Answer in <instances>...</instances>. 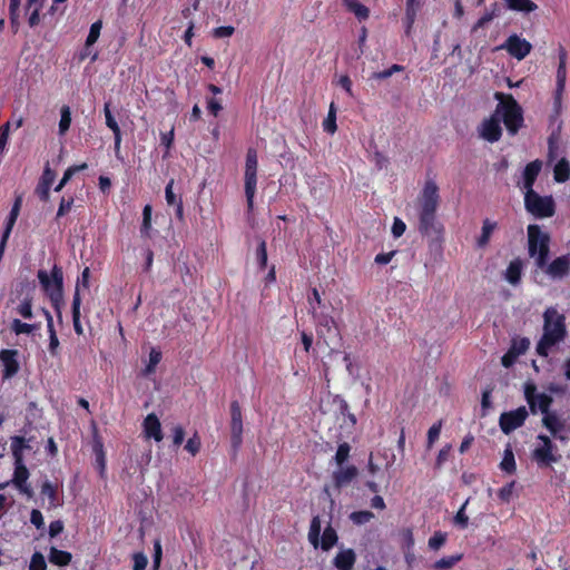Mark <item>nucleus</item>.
I'll return each instance as SVG.
<instances>
[{
    "mask_svg": "<svg viewBox=\"0 0 570 570\" xmlns=\"http://www.w3.org/2000/svg\"><path fill=\"white\" fill-rule=\"evenodd\" d=\"M530 346V341L527 337L512 340L510 350L518 356L524 354Z\"/></svg>",
    "mask_w": 570,
    "mask_h": 570,
    "instance_id": "obj_53",
    "label": "nucleus"
},
{
    "mask_svg": "<svg viewBox=\"0 0 570 570\" xmlns=\"http://www.w3.org/2000/svg\"><path fill=\"white\" fill-rule=\"evenodd\" d=\"M542 169V161L535 159L529 163L522 174L521 178H537Z\"/></svg>",
    "mask_w": 570,
    "mask_h": 570,
    "instance_id": "obj_50",
    "label": "nucleus"
},
{
    "mask_svg": "<svg viewBox=\"0 0 570 570\" xmlns=\"http://www.w3.org/2000/svg\"><path fill=\"white\" fill-rule=\"evenodd\" d=\"M528 253L534 258L535 266L546 265L550 254V235L542 232L539 225L531 224L527 228Z\"/></svg>",
    "mask_w": 570,
    "mask_h": 570,
    "instance_id": "obj_6",
    "label": "nucleus"
},
{
    "mask_svg": "<svg viewBox=\"0 0 570 570\" xmlns=\"http://www.w3.org/2000/svg\"><path fill=\"white\" fill-rule=\"evenodd\" d=\"M30 446L27 444V440L23 436H13L11 438V452L14 462L24 461L23 460V450L29 449Z\"/></svg>",
    "mask_w": 570,
    "mask_h": 570,
    "instance_id": "obj_34",
    "label": "nucleus"
},
{
    "mask_svg": "<svg viewBox=\"0 0 570 570\" xmlns=\"http://www.w3.org/2000/svg\"><path fill=\"white\" fill-rule=\"evenodd\" d=\"M351 445L347 442H343L338 445L334 460L338 466H342L350 458Z\"/></svg>",
    "mask_w": 570,
    "mask_h": 570,
    "instance_id": "obj_49",
    "label": "nucleus"
},
{
    "mask_svg": "<svg viewBox=\"0 0 570 570\" xmlns=\"http://www.w3.org/2000/svg\"><path fill=\"white\" fill-rule=\"evenodd\" d=\"M161 357H163V354L159 350H157L155 347H153L150 350L148 363H147L146 367L144 368L145 376H148V375L155 373L157 365L161 361Z\"/></svg>",
    "mask_w": 570,
    "mask_h": 570,
    "instance_id": "obj_41",
    "label": "nucleus"
},
{
    "mask_svg": "<svg viewBox=\"0 0 570 570\" xmlns=\"http://www.w3.org/2000/svg\"><path fill=\"white\" fill-rule=\"evenodd\" d=\"M80 306H81V297L78 295V293H75L73 298H72L71 313H72L73 330L78 335H81L83 333V330H82V326L80 323Z\"/></svg>",
    "mask_w": 570,
    "mask_h": 570,
    "instance_id": "obj_36",
    "label": "nucleus"
},
{
    "mask_svg": "<svg viewBox=\"0 0 570 570\" xmlns=\"http://www.w3.org/2000/svg\"><path fill=\"white\" fill-rule=\"evenodd\" d=\"M494 98L498 100L494 115L500 117L510 136L517 135L524 121L521 106L510 94L497 91Z\"/></svg>",
    "mask_w": 570,
    "mask_h": 570,
    "instance_id": "obj_3",
    "label": "nucleus"
},
{
    "mask_svg": "<svg viewBox=\"0 0 570 570\" xmlns=\"http://www.w3.org/2000/svg\"><path fill=\"white\" fill-rule=\"evenodd\" d=\"M500 48L504 49L511 57L522 60L531 52L532 45L527 39L513 33L507 38Z\"/></svg>",
    "mask_w": 570,
    "mask_h": 570,
    "instance_id": "obj_10",
    "label": "nucleus"
},
{
    "mask_svg": "<svg viewBox=\"0 0 570 570\" xmlns=\"http://www.w3.org/2000/svg\"><path fill=\"white\" fill-rule=\"evenodd\" d=\"M256 259L261 271L267 267V245L264 239H259L256 248Z\"/></svg>",
    "mask_w": 570,
    "mask_h": 570,
    "instance_id": "obj_47",
    "label": "nucleus"
},
{
    "mask_svg": "<svg viewBox=\"0 0 570 570\" xmlns=\"http://www.w3.org/2000/svg\"><path fill=\"white\" fill-rule=\"evenodd\" d=\"M256 183L257 180H245V194L247 199L248 212H252L254 208V195L256 191Z\"/></svg>",
    "mask_w": 570,
    "mask_h": 570,
    "instance_id": "obj_56",
    "label": "nucleus"
},
{
    "mask_svg": "<svg viewBox=\"0 0 570 570\" xmlns=\"http://www.w3.org/2000/svg\"><path fill=\"white\" fill-rule=\"evenodd\" d=\"M343 3L360 21L366 20L370 17L368 8L361 2L356 0H343Z\"/></svg>",
    "mask_w": 570,
    "mask_h": 570,
    "instance_id": "obj_33",
    "label": "nucleus"
},
{
    "mask_svg": "<svg viewBox=\"0 0 570 570\" xmlns=\"http://www.w3.org/2000/svg\"><path fill=\"white\" fill-rule=\"evenodd\" d=\"M20 4L21 0H9V20L14 33H17L20 28Z\"/></svg>",
    "mask_w": 570,
    "mask_h": 570,
    "instance_id": "obj_35",
    "label": "nucleus"
},
{
    "mask_svg": "<svg viewBox=\"0 0 570 570\" xmlns=\"http://www.w3.org/2000/svg\"><path fill=\"white\" fill-rule=\"evenodd\" d=\"M101 28H102L101 20H98L90 26L89 33L86 39V47H91L92 45H95L97 42V40L100 36Z\"/></svg>",
    "mask_w": 570,
    "mask_h": 570,
    "instance_id": "obj_51",
    "label": "nucleus"
},
{
    "mask_svg": "<svg viewBox=\"0 0 570 570\" xmlns=\"http://www.w3.org/2000/svg\"><path fill=\"white\" fill-rule=\"evenodd\" d=\"M417 10L419 9L405 8L404 24L406 35L411 33L412 27L416 19Z\"/></svg>",
    "mask_w": 570,
    "mask_h": 570,
    "instance_id": "obj_61",
    "label": "nucleus"
},
{
    "mask_svg": "<svg viewBox=\"0 0 570 570\" xmlns=\"http://www.w3.org/2000/svg\"><path fill=\"white\" fill-rule=\"evenodd\" d=\"M173 185H174V180H169L168 185L165 188L166 200H167L168 205L175 206L176 217L179 220H183V218H184L183 203H181V199L180 198L177 199L176 195L174 194Z\"/></svg>",
    "mask_w": 570,
    "mask_h": 570,
    "instance_id": "obj_29",
    "label": "nucleus"
},
{
    "mask_svg": "<svg viewBox=\"0 0 570 570\" xmlns=\"http://www.w3.org/2000/svg\"><path fill=\"white\" fill-rule=\"evenodd\" d=\"M500 469L508 474H513L517 471L514 454L510 445H508L504 450L503 459L500 463Z\"/></svg>",
    "mask_w": 570,
    "mask_h": 570,
    "instance_id": "obj_38",
    "label": "nucleus"
},
{
    "mask_svg": "<svg viewBox=\"0 0 570 570\" xmlns=\"http://www.w3.org/2000/svg\"><path fill=\"white\" fill-rule=\"evenodd\" d=\"M528 416L529 413L525 406H519L515 410L501 413L499 417V426L504 434L509 435L517 429L521 428L525 423Z\"/></svg>",
    "mask_w": 570,
    "mask_h": 570,
    "instance_id": "obj_8",
    "label": "nucleus"
},
{
    "mask_svg": "<svg viewBox=\"0 0 570 570\" xmlns=\"http://www.w3.org/2000/svg\"><path fill=\"white\" fill-rule=\"evenodd\" d=\"M321 534V519L318 515L313 517L308 531V540L316 548Z\"/></svg>",
    "mask_w": 570,
    "mask_h": 570,
    "instance_id": "obj_44",
    "label": "nucleus"
},
{
    "mask_svg": "<svg viewBox=\"0 0 570 570\" xmlns=\"http://www.w3.org/2000/svg\"><path fill=\"white\" fill-rule=\"evenodd\" d=\"M538 439L542 442V445L534 449L532 456L540 465H549L558 461V458L553 454L556 445L551 439L546 434H539Z\"/></svg>",
    "mask_w": 570,
    "mask_h": 570,
    "instance_id": "obj_14",
    "label": "nucleus"
},
{
    "mask_svg": "<svg viewBox=\"0 0 570 570\" xmlns=\"http://www.w3.org/2000/svg\"><path fill=\"white\" fill-rule=\"evenodd\" d=\"M567 335L566 317L557 308L548 307L543 313V334L535 351L538 355L548 357L550 350L564 340Z\"/></svg>",
    "mask_w": 570,
    "mask_h": 570,
    "instance_id": "obj_2",
    "label": "nucleus"
},
{
    "mask_svg": "<svg viewBox=\"0 0 570 570\" xmlns=\"http://www.w3.org/2000/svg\"><path fill=\"white\" fill-rule=\"evenodd\" d=\"M313 318L316 323V333L318 337L324 335V328H327V333L336 332V323L335 320L327 314L313 312Z\"/></svg>",
    "mask_w": 570,
    "mask_h": 570,
    "instance_id": "obj_21",
    "label": "nucleus"
},
{
    "mask_svg": "<svg viewBox=\"0 0 570 570\" xmlns=\"http://www.w3.org/2000/svg\"><path fill=\"white\" fill-rule=\"evenodd\" d=\"M495 228H497L495 222H491L489 218L483 220L481 235L476 239V246L479 248H484L489 244L491 235Z\"/></svg>",
    "mask_w": 570,
    "mask_h": 570,
    "instance_id": "obj_31",
    "label": "nucleus"
},
{
    "mask_svg": "<svg viewBox=\"0 0 570 570\" xmlns=\"http://www.w3.org/2000/svg\"><path fill=\"white\" fill-rule=\"evenodd\" d=\"M514 485H515V481H511L509 483H507L505 485H503L501 489H499L498 491V498L502 501V502H510L511 498H512V494H513V489H514Z\"/></svg>",
    "mask_w": 570,
    "mask_h": 570,
    "instance_id": "obj_58",
    "label": "nucleus"
},
{
    "mask_svg": "<svg viewBox=\"0 0 570 570\" xmlns=\"http://www.w3.org/2000/svg\"><path fill=\"white\" fill-rule=\"evenodd\" d=\"M553 178H570V163L566 158H561L554 165Z\"/></svg>",
    "mask_w": 570,
    "mask_h": 570,
    "instance_id": "obj_46",
    "label": "nucleus"
},
{
    "mask_svg": "<svg viewBox=\"0 0 570 570\" xmlns=\"http://www.w3.org/2000/svg\"><path fill=\"white\" fill-rule=\"evenodd\" d=\"M55 180H40L36 191L41 200H47L49 198V191L52 187Z\"/></svg>",
    "mask_w": 570,
    "mask_h": 570,
    "instance_id": "obj_63",
    "label": "nucleus"
},
{
    "mask_svg": "<svg viewBox=\"0 0 570 570\" xmlns=\"http://www.w3.org/2000/svg\"><path fill=\"white\" fill-rule=\"evenodd\" d=\"M20 353L16 348H2L0 350V362L2 368V380H10L16 376L20 371L19 362Z\"/></svg>",
    "mask_w": 570,
    "mask_h": 570,
    "instance_id": "obj_12",
    "label": "nucleus"
},
{
    "mask_svg": "<svg viewBox=\"0 0 570 570\" xmlns=\"http://www.w3.org/2000/svg\"><path fill=\"white\" fill-rule=\"evenodd\" d=\"M202 448L200 438L197 433H195L191 438H189L185 444V449L191 454L196 455Z\"/></svg>",
    "mask_w": 570,
    "mask_h": 570,
    "instance_id": "obj_60",
    "label": "nucleus"
},
{
    "mask_svg": "<svg viewBox=\"0 0 570 570\" xmlns=\"http://www.w3.org/2000/svg\"><path fill=\"white\" fill-rule=\"evenodd\" d=\"M48 560L51 564L57 567H67L72 560V554L68 551L60 550L56 547H51L48 553Z\"/></svg>",
    "mask_w": 570,
    "mask_h": 570,
    "instance_id": "obj_26",
    "label": "nucleus"
},
{
    "mask_svg": "<svg viewBox=\"0 0 570 570\" xmlns=\"http://www.w3.org/2000/svg\"><path fill=\"white\" fill-rule=\"evenodd\" d=\"M41 327V323H26L19 318H13L10 323V331L17 336L21 334L30 335L39 331Z\"/></svg>",
    "mask_w": 570,
    "mask_h": 570,
    "instance_id": "obj_25",
    "label": "nucleus"
},
{
    "mask_svg": "<svg viewBox=\"0 0 570 570\" xmlns=\"http://www.w3.org/2000/svg\"><path fill=\"white\" fill-rule=\"evenodd\" d=\"M509 10L529 13L535 11L538 6L532 0H503Z\"/></svg>",
    "mask_w": 570,
    "mask_h": 570,
    "instance_id": "obj_30",
    "label": "nucleus"
},
{
    "mask_svg": "<svg viewBox=\"0 0 570 570\" xmlns=\"http://www.w3.org/2000/svg\"><path fill=\"white\" fill-rule=\"evenodd\" d=\"M446 533L442 531H435L434 534L429 539V548L438 551L446 542Z\"/></svg>",
    "mask_w": 570,
    "mask_h": 570,
    "instance_id": "obj_54",
    "label": "nucleus"
},
{
    "mask_svg": "<svg viewBox=\"0 0 570 570\" xmlns=\"http://www.w3.org/2000/svg\"><path fill=\"white\" fill-rule=\"evenodd\" d=\"M71 125V110L70 107L63 105L60 108L59 135L65 136Z\"/></svg>",
    "mask_w": 570,
    "mask_h": 570,
    "instance_id": "obj_42",
    "label": "nucleus"
},
{
    "mask_svg": "<svg viewBox=\"0 0 570 570\" xmlns=\"http://www.w3.org/2000/svg\"><path fill=\"white\" fill-rule=\"evenodd\" d=\"M403 70H404L403 66L395 63V65H392L390 68H387L385 70L374 72L372 75V78L377 79V80H384V79H387L391 76H393L395 72H401Z\"/></svg>",
    "mask_w": 570,
    "mask_h": 570,
    "instance_id": "obj_57",
    "label": "nucleus"
},
{
    "mask_svg": "<svg viewBox=\"0 0 570 570\" xmlns=\"http://www.w3.org/2000/svg\"><path fill=\"white\" fill-rule=\"evenodd\" d=\"M142 429L147 439H154L156 442H160L164 439L160 421L155 413H150L145 417Z\"/></svg>",
    "mask_w": 570,
    "mask_h": 570,
    "instance_id": "obj_17",
    "label": "nucleus"
},
{
    "mask_svg": "<svg viewBox=\"0 0 570 570\" xmlns=\"http://www.w3.org/2000/svg\"><path fill=\"white\" fill-rule=\"evenodd\" d=\"M524 397L532 414H535L538 411L543 415L551 412L550 407L553 403V399L546 393H538L534 383H525Z\"/></svg>",
    "mask_w": 570,
    "mask_h": 570,
    "instance_id": "obj_7",
    "label": "nucleus"
},
{
    "mask_svg": "<svg viewBox=\"0 0 570 570\" xmlns=\"http://www.w3.org/2000/svg\"><path fill=\"white\" fill-rule=\"evenodd\" d=\"M552 279H562L570 274V255H562L554 258L551 263L546 259V265L537 266Z\"/></svg>",
    "mask_w": 570,
    "mask_h": 570,
    "instance_id": "obj_9",
    "label": "nucleus"
},
{
    "mask_svg": "<svg viewBox=\"0 0 570 570\" xmlns=\"http://www.w3.org/2000/svg\"><path fill=\"white\" fill-rule=\"evenodd\" d=\"M443 421L439 420L435 422L428 431V440H426V449L431 450L434 445V443L440 438V433L442 430Z\"/></svg>",
    "mask_w": 570,
    "mask_h": 570,
    "instance_id": "obj_45",
    "label": "nucleus"
},
{
    "mask_svg": "<svg viewBox=\"0 0 570 570\" xmlns=\"http://www.w3.org/2000/svg\"><path fill=\"white\" fill-rule=\"evenodd\" d=\"M14 313L24 320L33 318V297L26 295L13 308Z\"/></svg>",
    "mask_w": 570,
    "mask_h": 570,
    "instance_id": "obj_27",
    "label": "nucleus"
},
{
    "mask_svg": "<svg viewBox=\"0 0 570 570\" xmlns=\"http://www.w3.org/2000/svg\"><path fill=\"white\" fill-rule=\"evenodd\" d=\"M417 10L419 9L405 8L404 24L406 35L411 33L412 27L416 19Z\"/></svg>",
    "mask_w": 570,
    "mask_h": 570,
    "instance_id": "obj_62",
    "label": "nucleus"
},
{
    "mask_svg": "<svg viewBox=\"0 0 570 570\" xmlns=\"http://www.w3.org/2000/svg\"><path fill=\"white\" fill-rule=\"evenodd\" d=\"M337 108L334 102H331L327 117L323 121V129L328 134H334L337 129L336 125Z\"/></svg>",
    "mask_w": 570,
    "mask_h": 570,
    "instance_id": "obj_40",
    "label": "nucleus"
},
{
    "mask_svg": "<svg viewBox=\"0 0 570 570\" xmlns=\"http://www.w3.org/2000/svg\"><path fill=\"white\" fill-rule=\"evenodd\" d=\"M542 424L553 438L564 440L563 436H559V433L564 430L566 425L556 412L546 413V415L542 417Z\"/></svg>",
    "mask_w": 570,
    "mask_h": 570,
    "instance_id": "obj_20",
    "label": "nucleus"
},
{
    "mask_svg": "<svg viewBox=\"0 0 570 570\" xmlns=\"http://www.w3.org/2000/svg\"><path fill=\"white\" fill-rule=\"evenodd\" d=\"M500 14V8L497 2L492 3L491 7L478 19L472 27V32H476L479 29L484 28L489 22Z\"/></svg>",
    "mask_w": 570,
    "mask_h": 570,
    "instance_id": "obj_28",
    "label": "nucleus"
},
{
    "mask_svg": "<svg viewBox=\"0 0 570 570\" xmlns=\"http://www.w3.org/2000/svg\"><path fill=\"white\" fill-rule=\"evenodd\" d=\"M14 463V471H13V478L12 483L14 487L21 492L22 494H26L28 498H31L33 495V491L28 483L29 479V470L24 464V461H18Z\"/></svg>",
    "mask_w": 570,
    "mask_h": 570,
    "instance_id": "obj_15",
    "label": "nucleus"
},
{
    "mask_svg": "<svg viewBox=\"0 0 570 570\" xmlns=\"http://www.w3.org/2000/svg\"><path fill=\"white\" fill-rule=\"evenodd\" d=\"M230 441L235 451L239 449L243 442L242 409L237 401L230 403Z\"/></svg>",
    "mask_w": 570,
    "mask_h": 570,
    "instance_id": "obj_11",
    "label": "nucleus"
},
{
    "mask_svg": "<svg viewBox=\"0 0 570 570\" xmlns=\"http://www.w3.org/2000/svg\"><path fill=\"white\" fill-rule=\"evenodd\" d=\"M558 58H559V65H558V69H557V88H556L557 96H559L563 92L564 87H566V79H567L566 66H567L568 53H567V50L562 46L559 47Z\"/></svg>",
    "mask_w": 570,
    "mask_h": 570,
    "instance_id": "obj_19",
    "label": "nucleus"
},
{
    "mask_svg": "<svg viewBox=\"0 0 570 570\" xmlns=\"http://www.w3.org/2000/svg\"><path fill=\"white\" fill-rule=\"evenodd\" d=\"M522 269L523 263L520 258L511 261L504 272V279L513 286L519 285L522 278Z\"/></svg>",
    "mask_w": 570,
    "mask_h": 570,
    "instance_id": "obj_23",
    "label": "nucleus"
},
{
    "mask_svg": "<svg viewBox=\"0 0 570 570\" xmlns=\"http://www.w3.org/2000/svg\"><path fill=\"white\" fill-rule=\"evenodd\" d=\"M104 114L106 118V126L114 132L115 149L119 150L121 144V131L118 122L116 121L110 110V102L105 104Z\"/></svg>",
    "mask_w": 570,
    "mask_h": 570,
    "instance_id": "obj_24",
    "label": "nucleus"
},
{
    "mask_svg": "<svg viewBox=\"0 0 570 570\" xmlns=\"http://www.w3.org/2000/svg\"><path fill=\"white\" fill-rule=\"evenodd\" d=\"M151 206L146 205L142 209V223L140 227V233L144 236H149V230L151 228Z\"/></svg>",
    "mask_w": 570,
    "mask_h": 570,
    "instance_id": "obj_52",
    "label": "nucleus"
},
{
    "mask_svg": "<svg viewBox=\"0 0 570 570\" xmlns=\"http://www.w3.org/2000/svg\"><path fill=\"white\" fill-rule=\"evenodd\" d=\"M358 474V470L355 465H347L345 468L340 466L337 471L332 474L334 487L340 490L343 487L348 485Z\"/></svg>",
    "mask_w": 570,
    "mask_h": 570,
    "instance_id": "obj_16",
    "label": "nucleus"
},
{
    "mask_svg": "<svg viewBox=\"0 0 570 570\" xmlns=\"http://www.w3.org/2000/svg\"><path fill=\"white\" fill-rule=\"evenodd\" d=\"M37 277L48 296L59 321L62 318L61 305L63 303V272L57 264L53 265L50 275L45 269H39Z\"/></svg>",
    "mask_w": 570,
    "mask_h": 570,
    "instance_id": "obj_4",
    "label": "nucleus"
},
{
    "mask_svg": "<svg viewBox=\"0 0 570 570\" xmlns=\"http://www.w3.org/2000/svg\"><path fill=\"white\" fill-rule=\"evenodd\" d=\"M374 518L373 512L368 510L354 511L350 514V519L354 524L362 525L370 522Z\"/></svg>",
    "mask_w": 570,
    "mask_h": 570,
    "instance_id": "obj_48",
    "label": "nucleus"
},
{
    "mask_svg": "<svg viewBox=\"0 0 570 570\" xmlns=\"http://www.w3.org/2000/svg\"><path fill=\"white\" fill-rule=\"evenodd\" d=\"M463 558L462 553H456L449 557H443L440 560L435 561L432 566L434 570H449L453 568L459 561Z\"/></svg>",
    "mask_w": 570,
    "mask_h": 570,
    "instance_id": "obj_39",
    "label": "nucleus"
},
{
    "mask_svg": "<svg viewBox=\"0 0 570 570\" xmlns=\"http://www.w3.org/2000/svg\"><path fill=\"white\" fill-rule=\"evenodd\" d=\"M356 553L353 549H342L333 559V566L337 570H353L356 562Z\"/></svg>",
    "mask_w": 570,
    "mask_h": 570,
    "instance_id": "obj_18",
    "label": "nucleus"
},
{
    "mask_svg": "<svg viewBox=\"0 0 570 570\" xmlns=\"http://www.w3.org/2000/svg\"><path fill=\"white\" fill-rule=\"evenodd\" d=\"M439 205V187L434 180H426L415 200L416 227L417 232L426 238L429 250L435 258L442 257L445 233L444 225L438 217Z\"/></svg>",
    "mask_w": 570,
    "mask_h": 570,
    "instance_id": "obj_1",
    "label": "nucleus"
},
{
    "mask_svg": "<svg viewBox=\"0 0 570 570\" xmlns=\"http://www.w3.org/2000/svg\"><path fill=\"white\" fill-rule=\"evenodd\" d=\"M29 570H47V562L41 552L36 551L31 556Z\"/></svg>",
    "mask_w": 570,
    "mask_h": 570,
    "instance_id": "obj_55",
    "label": "nucleus"
},
{
    "mask_svg": "<svg viewBox=\"0 0 570 570\" xmlns=\"http://www.w3.org/2000/svg\"><path fill=\"white\" fill-rule=\"evenodd\" d=\"M478 131L481 138L491 144L499 141L502 136L500 117L493 112L489 118L483 119Z\"/></svg>",
    "mask_w": 570,
    "mask_h": 570,
    "instance_id": "obj_13",
    "label": "nucleus"
},
{
    "mask_svg": "<svg viewBox=\"0 0 570 570\" xmlns=\"http://www.w3.org/2000/svg\"><path fill=\"white\" fill-rule=\"evenodd\" d=\"M132 570H146L148 559L142 552H137L132 556Z\"/></svg>",
    "mask_w": 570,
    "mask_h": 570,
    "instance_id": "obj_64",
    "label": "nucleus"
},
{
    "mask_svg": "<svg viewBox=\"0 0 570 570\" xmlns=\"http://www.w3.org/2000/svg\"><path fill=\"white\" fill-rule=\"evenodd\" d=\"M46 0H27L26 1V14L28 16V24L30 28H35L40 23V11Z\"/></svg>",
    "mask_w": 570,
    "mask_h": 570,
    "instance_id": "obj_22",
    "label": "nucleus"
},
{
    "mask_svg": "<svg viewBox=\"0 0 570 570\" xmlns=\"http://www.w3.org/2000/svg\"><path fill=\"white\" fill-rule=\"evenodd\" d=\"M338 537L335 529L332 525H327L322 534L321 548L324 551L331 550L337 542Z\"/></svg>",
    "mask_w": 570,
    "mask_h": 570,
    "instance_id": "obj_37",
    "label": "nucleus"
},
{
    "mask_svg": "<svg viewBox=\"0 0 570 570\" xmlns=\"http://www.w3.org/2000/svg\"><path fill=\"white\" fill-rule=\"evenodd\" d=\"M535 180H519V186L524 189L525 209L538 218L552 217L556 213L554 202L551 196H540L533 190Z\"/></svg>",
    "mask_w": 570,
    "mask_h": 570,
    "instance_id": "obj_5",
    "label": "nucleus"
},
{
    "mask_svg": "<svg viewBox=\"0 0 570 570\" xmlns=\"http://www.w3.org/2000/svg\"><path fill=\"white\" fill-rule=\"evenodd\" d=\"M40 493L42 497H47L49 499V503L51 507L57 505V485L47 480L42 483Z\"/></svg>",
    "mask_w": 570,
    "mask_h": 570,
    "instance_id": "obj_43",
    "label": "nucleus"
},
{
    "mask_svg": "<svg viewBox=\"0 0 570 570\" xmlns=\"http://www.w3.org/2000/svg\"><path fill=\"white\" fill-rule=\"evenodd\" d=\"M257 151L254 148H248L246 154L245 164V177L244 178H256L257 175Z\"/></svg>",
    "mask_w": 570,
    "mask_h": 570,
    "instance_id": "obj_32",
    "label": "nucleus"
},
{
    "mask_svg": "<svg viewBox=\"0 0 570 570\" xmlns=\"http://www.w3.org/2000/svg\"><path fill=\"white\" fill-rule=\"evenodd\" d=\"M468 504V500L461 505L459 511L454 517V523L459 525L461 529H465L469 524V517L465 513V508Z\"/></svg>",
    "mask_w": 570,
    "mask_h": 570,
    "instance_id": "obj_59",
    "label": "nucleus"
}]
</instances>
